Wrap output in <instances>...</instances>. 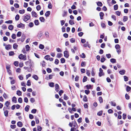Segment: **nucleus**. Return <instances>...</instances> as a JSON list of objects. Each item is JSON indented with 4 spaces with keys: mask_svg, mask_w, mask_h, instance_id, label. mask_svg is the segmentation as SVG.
I'll list each match as a JSON object with an SVG mask.
<instances>
[{
    "mask_svg": "<svg viewBox=\"0 0 131 131\" xmlns=\"http://www.w3.org/2000/svg\"><path fill=\"white\" fill-rule=\"evenodd\" d=\"M64 99L65 100H67L68 99V97L66 94H64Z\"/></svg>",
    "mask_w": 131,
    "mask_h": 131,
    "instance_id": "61",
    "label": "nucleus"
},
{
    "mask_svg": "<svg viewBox=\"0 0 131 131\" xmlns=\"http://www.w3.org/2000/svg\"><path fill=\"white\" fill-rule=\"evenodd\" d=\"M80 57L82 58H84L85 57V55L84 53H82V54L80 55Z\"/></svg>",
    "mask_w": 131,
    "mask_h": 131,
    "instance_id": "41",
    "label": "nucleus"
},
{
    "mask_svg": "<svg viewBox=\"0 0 131 131\" xmlns=\"http://www.w3.org/2000/svg\"><path fill=\"white\" fill-rule=\"evenodd\" d=\"M18 102L19 103H22V99L21 97H19L18 99Z\"/></svg>",
    "mask_w": 131,
    "mask_h": 131,
    "instance_id": "58",
    "label": "nucleus"
},
{
    "mask_svg": "<svg viewBox=\"0 0 131 131\" xmlns=\"http://www.w3.org/2000/svg\"><path fill=\"white\" fill-rule=\"evenodd\" d=\"M124 80L125 81H127L128 80V78L127 77H126L125 76H124Z\"/></svg>",
    "mask_w": 131,
    "mask_h": 131,
    "instance_id": "52",
    "label": "nucleus"
},
{
    "mask_svg": "<svg viewBox=\"0 0 131 131\" xmlns=\"http://www.w3.org/2000/svg\"><path fill=\"white\" fill-rule=\"evenodd\" d=\"M61 62L62 63H63L65 62V60L64 58H62L61 59Z\"/></svg>",
    "mask_w": 131,
    "mask_h": 131,
    "instance_id": "47",
    "label": "nucleus"
},
{
    "mask_svg": "<svg viewBox=\"0 0 131 131\" xmlns=\"http://www.w3.org/2000/svg\"><path fill=\"white\" fill-rule=\"evenodd\" d=\"M19 18V16L18 15H17L15 17V19L16 20H18Z\"/></svg>",
    "mask_w": 131,
    "mask_h": 131,
    "instance_id": "42",
    "label": "nucleus"
},
{
    "mask_svg": "<svg viewBox=\"0 0 131 131\" xmlns=\"http://www.w3.org/2000/svg\"><path fill=\"white\" fill-rule=\"evenodd\" d=\"M32 77L36 80H38V76L36 75H32Z\"/></svg>",
    "mask_w": 131,
    "mask_h": 131,
    "instance_id": "10",
    "label": "nucleus"
},
{
    "mask_svg": "<svg viewBox=\"0 0 131 131\" xmlns=\"http://www.w3.org/2000/svg\"><path fill=\"white\" fill-rule=\"evenodd\" d=\"M21 32L20 31H19L18 32L17 36L18 37H20L21 36Z\"/></svg>",
    "mask_w": 131,
    "mask_h": 131,
    "instance_id": "39",
    "label": "nucleus"
},
{
    "mask_svg": "<svg viewBox=\"0 0 131 131\" xmlns=\"http://www.w3.org/2000/svg\"><path fill=\"white\" fill-rule=\"evenodd\" d=\"M2 28L3 29L5 30L7 28V27L4 24L2 25Z\"/></svg>",
    "mask_w": 131,
    "mask_h": 131,
    "instance_id": "45",
    "label": "nucleus"
},
{
    "mask_svg": "<svg viewBox=\"0 0 131 131\" xmlns=\"http://www.w3.org/2000/svg\"><path fill=\"white\" fill-rule=\"evenodd\" d=\"M125 97L126 99L127 100H128L129 99V96L127 94H126L125 95Z\"/></svg>",
    "mask_w": 131,
    "mask_h": 131,
    "instance_id": "54",
    "label": "nucleus"
},
{
    "mask_svg": "<svg viewBox=\"0 0 131 131\" xmlns=\"http://www.w3.org/2000/svg\"><path fill=\"white\" fill-rule=\"evenodd\" d=\"M99 100L100 103H102L103 102V99L101 97H99Z\"/></svg>",
    "mask_w": 131,
    "mask_h": 131,
    "instance_id": "21",
    "label": "nucleus"
},
{
    "mask_svg": "<svg viewBox=\"0 0 131 131\" xmlns=\"http://www.w3.org/2000/svg\"><path fill=\"white\" fill-rule=\"evenodd\" d=\"M45 36L47 38H48L49 37V34L48 31H46L45 33Z\"/></svg>",
    "mask_w": 131,
    "mask_h": 131,
    "instance_id": "18",
    "label": "nucleus"
},
{
    "mask_svg": "<svg viewBox=\"0 0 131 131\" xmlns=\"http://www.w3.org/2000/svg\"><path fill=\"white\" fill-rule=\"evenodd\" d=\"M97 5L98 6H102V3L100 2H99L97 3Z\"/></svg>",
    "mask_w": 131,
    "mask_h": 131,
    "instance_id": "38",
    "label": "nucleus"
},
{
    "mask_svg": "<svg viewBox=\"0 0 131 131\" xmlns=\"http://www.w3.org/2000/svg\"><path fill=\"white\" fill-rule=\"evenodd\" d=\"M37 130L38 131H41V127L40 126H38L37 127Z\"/></svg>",
    "mask_w": 131,
    "mask_h": 131,
    "instance_id": "56",
    "label": "nucleus"
},
{
    "mask_svg": "<svg viewBox=\"0 0 131 131\" xmlns=\"http://www.w3.org/2000/svg\"><path fill=\"white\" fill-rule=\"evenodd\" d=\"M19 13L21 14H23L25 12V10L24 9L20 10H19Z\"/></svg>",
    "mask_w": 131,
    "mask_h": 131,
    "instance_id": "27",
    "label": "nucleus"
},
{
    "mask_svg": "<svg viewBox=\"0 0 131 131\" xmlns=\"http://www.w3.org/2000/svg\"><path fill=\"white\" fill-rule=\"evenodd\" d=\"M69 24L71 25H72L74 24V23L73 21L71 20H69Z\"/></svg>",
    "mask_w": 131,
    "mask_h": 131,
    "instance_id": "22",
    "label": "nucleus"
},
{
    "mask_svg": "<svg viewBox=\"0 0 131 131\" xmlns=\"http://www.w3.org/2000/svg\"><path fill=\"white\" fill-rule=\"evenodd\" d=\"M113 111L111 109H109L108 111V112L109 114L112 113H113Z\"/></svg>",
    "mask_w": 131,
    "mask_h": 131,
    "instance_id": "63",
    "label": "nucleus"
},
{
    "mask_svg": "<svg viewBox=\"0 0 131 131\" xmlns=\"http://www.w3.org/2000/svg\"><path fill=\"white\" fill-rule=\"evenodd\" d=\"M110 61L112 63H115L116 61V60L115 59H111L110 60Z\"/></svg>",
    "mask_w": 131,
    "mask_h": 131,
    "instance_id": "33",
    "label": "nucleus"
},
{
    "mask_svg": "<svg viewBox=\"0 0 131 131\" xmlns=\"http://www.w3.org/2000/svg\"><path fill=\"white\" fill-rule=\"evenodd\" d=\"M62 56V54L61 53H58L57 54V57L60 58Z\"/></svg>",
    "mask_w": 131,
    "mask_h": 131,
    "instance_id": "24",
    "label": "nucleus"
},
{
    "mask_svg": "<svg viewBox=\"0 0 131 131\" xmlns=\"http://www.w3.org/2000/svg\"><path fill=\"white\" fill-rule=\"evenodd\" d=\"M4 114L5 116H7L8 115V111L7 110L4 111Z\"/></svg>",
    "mask_w": 131,
    "mask_h": 131,
    "instance_id": "17",
    "label": "nucleus"
},
{
    "mask_svg": "<svg viewBox=\"0 0 131 131\" xmlns=\"http://www.w3.org/2000/svg\"><path fill=\"white\" fill-rule=\"evenodd\" d=\"M126 91L127 92H128L130 90L131 88L128 86H127L126 87Z\"/></svg>",
    "mask_w": 131,
    "mask_h": 131,
    "instance_id": "49",
    "label": "nucleus"
},
{
    "mask_svg": "<svg viewBox=\"0 0 131 131\" xmlns=\"http://www.w3.org/2000/svg\"><path fill=\"white\" fill-rule=\"evenodd\" d=\"M30 19V16L29 15H26L23 16V20L26 22H27Z\"/></svg>",
    "mask_w": 131,
    "mask_h": 131,
    "instance_id": "1",
    "label": "nucleus"
},
{
    "mask_svg": "<svg viewBox=\"0 0 131 131\" xmlns=\"http://www.w3.org/2000/svg\"><path fill=\"white\" fill-rule=\"evenodd\" d=\"M87 78L86 76H84L83 79V82H86L87 81Z\"/></svg>",
    "mask_w": 131,
    "mask_h": 131,
    "instance_id": "55",
    "label": "nucleus"
},
{
    "mask_svg": "<svg viewBox=\"0 0 131 131\" xmlns=\"http://www.w3.org/2000/svg\"><path fill=\"white\" fill-rule=\"evenodd\" d=\"M125 72V71L124 70H123L119 71V73L121 75L124 74Z\"/></svg>",
    "mask_w": 131,
    "mask_h": 131,
    "instance_id": "19",
    "label": "nucleus"
},
{
    "mask_svg": "<svg viewBox=\"0 0 131 131\" xmlns=\"http://www.w3.org/2000/svg\"><path fill=\"white\" fill-rule=\"evenodd\" d=\"M13 26L12 25H10L9 26V29L10 30H12L13 29Z\"/></svg>",
    "mask_w": 131,
    "mask_h": 131,
    "instance_id": "35",
    "label": "nucleus"
},
{
    "mask_svg": "<svg viewBox=\"0 0 131 131\" xmlns=\"http://www.w3.org/2000/svg\"><path fill=\"white\" fill-rule=\"evenodd\" d=\"M25 25L22 23H20L17 25V27L19 28H24L25 27Z\"/></svg>",
    "mask_w": 131,
    "mask_h": 131,
    "instance_id": "6",
    "label": "nucleus"
},
{
    "mask_svg": "<svg viewBox=\"0 0 131 131\" xmlns=\"http://www.w3.org/2000/svg\"><path fill=\"white\" fill-rule=\"evenodd\" d=\"M37 111V110L36 109H33L31 111V113H35Z\"/></svg>",
    "mask_w": 131,
    "mask_h": 131,
    "instance_id": "59",
    "label": "nucleus"
},
{
    "mask_svg": "<svg viewBox=\"0 0 131 131\" xmlns=\"http://www.w3.org/2000/svg\"><path fill=\"white\" fill-rule=\"evenodd\" d=\"M17 125L19 127H21L22 126V123L21 122H19L17 123Z\"/></svg>",
    "mask_w": 131,
    "mask_h": 131,
    "instance_id": "14",
    "label": "nucleus"
},
{
    "mask_svg": "<svg viewBox=\"0 0 131 131\" xmlns=\"http://www.w3.org/2000/svg\"><path fill=\"white\" fill-rule=\"evenodd\" d=\"M42 35V33L41 31H40L38 33L37 36L38 38H40Z\"/></svg>",
    "mask_w": 131,
    "mask_h": 131,
    "instance_id": "8",
    "label": "nucleus"
},
{
    "mask_svg": "<svg viewBox=\"0 0 131 131\" xmlns=\"http://www.w3.org/2000/svg\"><path fill=\"white\" fill-rule=\"evenodd\" d=\"M114 9L115 10H117L118 8V5L116 4L114 5Z\"/></svg>",
    "mask_w": 131,
    "mask_h": 131,
    "instance_id": "37",
    "label": "nucleus"
},
{
    "mask_svg": "<svg viewBox=\"0 0 131 131\" xmlns=\"http://www.w3.org/2000/svg\"><path fill=\"white\" fill-rule=\"evenodd\" d=\"M99 71L100 72L99 73V77H101V76L104 75V73L103 72V70L101 68H100Z\"/></svg>",
    "mask_w": 131,
    "mask_h": 131,
    "instance_id": "4",
    "label": "nucleus"
},
{
    "mask_svg": "<svg viewBox=\"0 0 131 131\" xmlns=\"http://www.w3.org/2000/svg\"><path fill=\"white\" fill-rule=\"evenodd\" d=\"M85 62H84L82 61L81 63V66L82 67H84L85 66Z\"/></svg>",
    "mask_w": 131,
    "mask_h": 131,
    "instance_id": "50",
    "label": "nucleus"
},
{
    "mask_svg": "<svg viewBox=\"0 0 131 131\" xmlns=\"http://www.w3.org/2000/svg\"><path fill=\"white\" fill-rule=\"evenodd\" d=\"M85 92L86 94H88L90 93V91L89 90H85Z\"/></svg>",
    "mask_w": 131,
    "mask_h": 131,
    "instance_id": "60",
    "label": "nucleus"
},
{
    "mask_svg": "<svg viewBox=\"0 0 131 131\" xmlns=\"http://www.w3.org/2000/svg\"><path fill=\"white\" fill-rule=\"evenodd\" d=\"M64 56L66 58H68L69 56V52L67 51H65L64 52Z\"/></svg>",
    "mask_w": 131,
    "mask_h": 131,
    "instance_id": "7",
    "label": "nucleus"
},
{
    "mask_svg": "<svg viewBox=\"0 0 131 131\" xmlns=\"http://www.w3.org/2000/svg\"><path fill=\"white\" fill-rule=\"evenodd\" d=\"M29 105H27L26 106L25 108V110L26 112H28L29 110Z\"/></svg>",
    "mask_w": 131,
    "mask_h": 131,
    "instance_id": "28",
    "label": "nucleus"
},
{
    "mask_svg": "<svg viewBox=\"0 0 131 131\" xmlns=\"http://www.w3.org/2000/svg\"><path fill=\"white\" fill-rule=\"evenodd\" d=\"M39 20L42 22H44L45 21V19L43 17H41L39 18Z\"/></svg>",
    "mask_w": 131,
    "mask_h": 131,
    "instance_id": "26",
    "label": "nucleus"
},
{
    "mask_svg": "<svg viewBox=\"0 0 131 131\" xmlns=\"http://www.w3.org/2000/svg\"><path fill=\"white\" fill-rule=\"evenodd\" d=\"M49 85L51 87H53L54 86V84L52 82L49 83Z\"/></svg>",
    "mask_w": 131,
    "mask_h": 131,
    "instance_id": "46",
    "label": "nucleus"
},
{
    "mask_svg": "<svg viewBox=\"0 0 131 131\" xmlns=\"http://www.w3.org/2000/svg\"><path fill=\"white\" fill-rule=\"evenodd\" d=\"M9 78L11 80L10 81V84L12 85L14 84L16 82L15 79H14L13 77H9Z\"/></svg>",
    "mask_w": 131,
    "mask_h": 131,
    "instance_id": "3",
    "label": "nucleus"
},
{
    "mask_svg": "<svg viewBox=\"0 0 131 131\" xmlns=\"http://www.w3.org/2000/svg\"><path fill=\"white\" fill-rule=\"evenodd\" d=\"M36 8L38 10H39L40 9L41 7L39 5H38L37 6Z\"/></svg>",
    "mask_w": 131,
    "mask_h": 131,
    "instance_id": "64",
    "label": "nucleus"
},
{
    "mask_svg": "<svg viewBox=\"0 0 131 131\" xmlns=\"http://www.w3.org/2000/svg\"><path fill=\"white\" fill-rule=\"evenodd\" d=\"M14 54L13 51H10L9 52V55L10 56L13 55Z\"/></svg>",
    "mask_w": 131,
    "mask_h": 131,
    "instance_id": "44",
    "label": "nucleus"
},
{
    "mask_svg": "<svg viewBox=\"0 0 131 131\" xmlns=\"http://www.w3.org/2000/svg\"><path fill=\"white\" fill-rule=\"evenodd\" d=\"M126 117V115L125 114H123V118L125 119Z\"/></svg>",
    "mask_w": 131,
    "mask_h": 131,
    "instance_id": "62",
    "label": "nucleus"
},
{
    "mask_svg": "<svg viewBox=\"0 0 131 131\" xmlns=\"http://www.w3.org/2000/svg\"><path fill=\"white\" fill-rule=\"evenodd\" d=\"M39 48L41 49H43L44 48V46L42 44H40L39 47Z\"/></svg>",
    "mask_w": 131,
    "mask_h": 131,
    "instance_id": "15",
    "label": "nucleus"
},
{
    "mask_svg": "<svg viewBox=\"0 0 131 131\" xmlns=\"http://www.w3.org/2000/svg\"><path fill=\"white\" fill-rule=\"evenodd\" d=\"M102 112H103L102 111H100L97 113V115L99 116H101L102 115Z\"/></svg>",
    "mask_w": 131,
    "mask_h": 131,
    "instance_id": "31",
    "label": "nucleus"
},
{
    "mask_svg": "<svg viewBox=\"0 0 131 131\" xmlns=\"http://www.w3.org/2000/svg\"><path fill=\"white\" fill-rule=\"evenodd\" d=\"M30 101L32 103L34 102L35 100L33 98H31L30 99Z\"/></svg>",
    "mask_w": 131,
    "mask_h": 131,
    "instance_id": "51",
    "label": "nucleus"
},
{
    "mask_svg": "<svg viewBox=\"0 0 131 131\" xmlns=\"http://www.w3.org/2000/svg\"><path fill=\"white\" fill-rule=\"evenodd\" d=\"M34 23L36 25H38L39 24L38 20H35L34 21Z\"/></svg>",
    "mask_w": 131,
    "mask_h": 131,
    "instance_id": "20",
    "label": "nucleus"
},
{
    "mask_svg": "<svg viewBox=\"0 0 131 131\" xmlns=\"http://www.w3.org/2000/svg\"><path fill=\"white\" fill-rule=\"evenodd\" d=\"M115 48L117 52L119 54L121 52V50L120 49V46L119 45L117 44L115 46Z\"/></svg>",
    "mask_w": 131,
    "mask_h": 131,
    "instance_id": "2",
    "label": "nucleus"
},
{
    "mask_svg": "<svg viewBox=\"0 0 131 131\" xmlns=\"http://www.w3.org/2000/svg\"><path fill=\"white\" fill-rule=\"evenodd\" d=\"M8 107V101H7L5 104V106L3 108V110L4 111H6Z\"/></svg>",
    "mask_w": 131,
    "mask_h": 131,
    "instance_id": "5",
    "label": "nucleus"
},
{
    "mask_svg": "<svg viewBox=\"0 0 131 131\" xmlns=\"http://www.w3.org/2000/svg\"><path fill=\"white\" fill-rule=\"evenodd\" d=\"M12 101L14 103H16L17 101L16 98L15 97H14L12 98Z\"/></svg>",
    "mask_w": 131,
    "mask_h": 131,
    "instance_id": "25",
    "label": "nucleus"
},
{
    "mask_svg": "<svg viewBox=\"0 0 131 131\" xmlns=\"http://www.w3.org/2000/svg\"><path fill=\"white\" fill-rule=\"evenodd\" d=\"M104 14L103 12H101L100 13V18L101 19H102L103 18V17L104 16Z\"/></svg>",
    "mask_w": 131,
    "mask_h": 131,
    "instance_id": "11",
    "label": "nucleus"
},
{
    "mask_svg": "<svg viewBox=\"0 0 131 131\" xmlns=\"http://www.w3.org/2000/svg\"><path fill=\"white\" fill-rule=\"evenodd\" d=\"M18 46V45H17L16 43H15L13 45V48L14 49H16Z\"/></svg>",
    "mask_w": 131,
    "mask_h": 131,
    "instance_id": "29",
    "label": "nucleus"
},
{
    "mask_svg": "<svg viewBox=\"0 0 131 131\" xmlns=\"http://www.w3.org/2000/svg\"><path fill=\"white\" fill-rule=\"evenodd\" d=\"M17 94L18 95L20 96L21 94V93L20 91L19 90L17 91Z\"/></svg>",
    "mask_w": 131,
    "mask_h": 131,
    "instance_id": "36",
    "label": "nucleus"
},
{
    "mask_svg": "<svg viewBox=\"0 0 131 131\" xmlns=\"http://www.w3.org/2000/svg\"><path fill=\"white\" fill-rule=\"evenodd\" d=\"M128 19V17L126 16H124V17L123 21L124 22H125Z\"/></svg>",
    "mask_w": 131,
    "mask_h": 131,
    "instance_id": "32",
    "label": "nucleus"
},
{
    "mask_svg": "<svg viewBox=\"0 0 131 131\" xmlns=\"http://www.w3.org/2000/svg\"><path fill=\"white\" fill-rule=\"evenodd\" d=\"M34 25V24L30 22L29 24V26L30 27H32Z\"/></svg>",
    "mask_w": 131,
    "mask_h": 131,
    "instance_id": "40",
    "label": "nucleus"
},
{
    "mask_svg": "<svg viewBox=\"0 0 131 131\" xmlns=\"http://www.w3.org/2000/svg\"><path fill=\"white\" fill-rule=\"evenodd\" d=\"M12 38L14 39H15L16 38V35L15 34H13L12 36Z\"/></svg>",
    "mask_w": 131,
    "mask_h": 131,
    "instance_id": "57",
    "label": "nucleus"
},
{
    "mask_svg": "<svg viewBox=\"0 0 131 131\" xmlns=\"http://www.w3.org/2000/svg\"><path fill=\"white\" fill-rule=\"evenodd\" d=\"M31 14L33 17H36L37 16V14L34 11H32L31 12Z\"/></svg>",
    "mask_w": 131,
    "mask_h": 131,
    "instance_id": "9",
    "label": "nucleus"
},
{
    "mask_svg": "<svg viewBox=\"0 0 131 131\" xmlns=\"http://www.w3.org/2000/svg\"><path fill=\"white\" fill-rule=\"evenodd\" d=\"M105 60V59L103 57H102L101 59V61L102 62H104Z\"/></svg>",
    "mask_w": 131,
    "mask_h": 131,
    "instance_id": "34",
    "label": "nucleus"
},
{
    "mask_svg": "<svg viewBox=\"0 0 131 131\" xmlns=\"http://www.w3.org/2000/svg\"><path fill=\"white\" fill-rule=\"evenodd\" d=\"M110 103L112 106H116V103L114 102L111 101V102Z\"/></svg>",
    "mask_w": 131,
    "mask_h": 131,
    "instance_id": "23",
    "label": "nucleus"
},
{
    "mask_svg": "<svg viewBox=\"0 0 131 131\" xmlns=\"http://www.w3.org/2000/svg\"><path fill=\"white\" fill-rule=\"evenodd\" d=\"M50 57L49 55H46L45 57V59L47 60H49Z\"/></svg>",
    "mask_w": 131,
    "mask_h": 131,
    "instance_id": "48",
    "label": "nucleus"
},
{
    "mask_svg": "<svg viewBox=\"0 0 131 131\" xmlns=\"http://www.w3.org/2000/svg\"><path fill=\"white\" fill-rule=\"evenodd\" d=\"M25 48L26 50L27 51H28L30 49V47L28 45H27L26 46Z\"/></svg>",
    "mask_w": 131,
    "mask_h": 131,
    "instance_id": "30",
    "label": "nucleus"
},
{
    "mask_svg": "<svg viewBox=\"0 0 131 131\" xmlns=\"http://www.w3.org/2000/svg\"><path fill=\"white\" fill-rule=\"evenodd\" d=\"M83 100L85 102H87L88 101V99L86 96L85 95L83 98Z\"/></svg>",
    "mask_w": 131,
    "mask_h": 131,
    "instance_id": "43",
    "label": "nucleus"
},
{
    "mask_svg": "<svg viewBox=\"0 0 131 131\" xmlns=\"http://www.w3.org/2000/svg\"><path fill=\"white\" fill-rule=\"evenodd\" d=\"M31 84L30 81L29 80H28L27 81V85L28 86H29L31 85Z\"/></svg>",
    "mask_w": 131,
    "mask_h": 131,
    "instance_id": "53",
    "label": "nucleus"
},
{
    "mask_svg": "<svg viewBox=\"0 0 131 131\" xmlns=\"http://www.w3.org/2000/svg\"><path fill=\"white\" fill-rule=\"evenodd\" d=\"M55 89H55L56 91L57 92H58L59 91V90H58V89L59 88V85L57 84H56L55 85Z\"/></svg>",
    "mask_w": 131,
    "mask_h": 131,
    "instance_id": "12",
    "label": "nucleus"
},
{
    "mask_svg": "<svg viewBox=\"0 0 131 131\" xmlns=\"http://www.w3.org/2000/svg\"><path fill=\"white\" fill-rule=\"evenodd\" d=\"M50 12L49 11H48L46 12L45 14V15L46 17H48L50 14Z\"/></svg>",
    "mask_w": 131,
    "mask_h": 131,
    "instance_id": "16",
    "label": "nucleus"
},
{
    "mask_svg": "<svg viewBox=\"0 0 131 131\" xmlns=\"http://www.w3.org/2000/svg\"><path fill=\"white\" fill-rule=\"evenodd\" d=\"M18 58L20 59H24V56L23 54H21L19 56Z\"/></svg>",
    "mask_w": 131,
    "mask_h": 131,
    "instance_id": "13",
    "label": "nucleus"
}]
</instances>
